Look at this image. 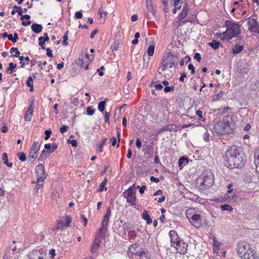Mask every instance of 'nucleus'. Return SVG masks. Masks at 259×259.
Listing matches in <instances>:
<instances>
[{
  "label": "nucleus",
  "instance_id": "obj_36",
  "mask_svg": "<svg viewBox=\"0 0 259 259\" xmlns=\"http://www.w3.org/2000/svg\"><path fill=\"white\" fill-rule=\"evenodd\" d=\"M221 208L223 210H228L231 211L233 210V207L229 204H225L221 205Z\"/></svg>",
  "mask_w": 259,
  "mask_h": 259
},
{
  "label": "nucleus",
  "instance_id": "obj_37",
  "mask_svg": "<svg viewBox=\"0 0 259 259\" xmlns=\"http://www.w3.org/2000/svg\"><path fill=\"white\" fill-rule=\"evenodd\" d=\"M64 226H65V225L64 224L63 221L60 220V221H58L57 224L56 229H63Z\"/></svg>",
  "mask_w": 259,
  "mask_h": 259
},
{
  "label": "nucleus",
  "instance_id": "obj_13",
  "mask_svg": "<svg viewBox=\"0 0 259 259\" xmlns=\"http://www.w3.org/2000/svg\"><path fill=\"white\" fill-rule=\"evenodd\" d=\"M169 235L170 237L171 245V246L175 247L179 242L182 240L179 237L177 233L175 230H171L169 232Z\"/></svg>",
  "mask_w": 259,
  "mask_h": 259
},
{
  "label": "nucleus",
  "instance_id": "obj_4",
  "mask_svg": "<svg viewBox=\"0 0 259 259\" xmlns=\"http://www.w3.org/2000/svg\"><path fill=\"white\" fill-rule=\"evenodd\" d=\"M178 60L177 56L172 55L169 53L167 55L163 57L161 66L158 69V74H161V72L165 71L168 68L176 67L178 64Z\"/></svg>",
  "mask_w": 259,
  "mask_h": 259
},
{
  "label": "nucleus",
  "instance_id": "obj_35",
  "mask_svg": "<svg viewBox=\"0 0 259 259\" xmlns=\"http://www.w3.org/2000/svg\"><path fill=\"white\" fill-rule=\"evenodd\" d=\"M107 140V138H105V137H104L102 139V141L99 146L98 151L100 152H102L103 151V147L105 143H106Z\"/></svg>",
  "mask_w": 259,
  "mask_h": 259
},
{
  "label": "nucleus",
  "instance_id": "obj_39",
  "mask_svg": "<svg viewBox=\"0 0 259 259\" xmlns=\"http://www.w3.org/2000/svg\"><path fill=\"white\" fill-rule=\"evenodd\" d=\"M95 111V109H94L92 106L88 107L87 109V114L89 116L93 115Z\"/></svg>",
  "mask_w": 259,
  "mask_h": 259
},
{
  "label": "nucleus",
  "instance_id": "obj_34",
  "mask_svg": "<svg viewBox=\"0 0 259 259\" xmlns=\"http://www.w3.org/2000/svg\"><path fill=\"white\" fill-rule=\"evenodd\" d=\"M35 78V76L33 75V76H29L26 81V84L28 87H30L33 85V79Z\"/></svg>",
  "mask_w": 259,
  "mask_h": 259
},
{
  "label": "nucleus",
  "instance_id": "obj_19",
  "mask_svg": "<svg viewBox=\"0 0 259 259\" xmlns=\"http://www.w3.org/2000/svg\"><path fill=\"white\" fill-rule=\"evenodd\" d=\"M107 230V226H103L102 225L100 229H99L98 232L96 233V235L98 236L104 238Z\"/></svg>",
  "mask_w": 259,
  "mask_h": 259
},
{
  "label": "nucleus",
  "instance_id": "obj_44",
  "mask_svg": "<svg viewBox=\"0 0 259 259\" xmlns=\"http://www.w3.org/2000/svg\"><path fill=\"white\" fill-rule=\"evenodd\" d=\"M119 47V44L118 42L115 41L114 43L111 45V49L112 50V51H116Z\"/></svg>",
  "mask_w": 259,
  "mask_h": 259
},
{
  "label": "nucleus",
  "instance_id": "obj_47",
  "mask_svg": "<svg viewBox=\"0 0 259 259\" xmlns=\"http://www.w3.org/2000/svg\"><path fill=\"white\" fill-rule=\"evenodd\" d=\"M142 217L144 220H146L148 218L149 219V218H150V217L149 214H148V211L147 210H145L143 211V213L142 215Z\"/></svg>",
  "mask_w": 259,
  "mask_h": 259
},
{
  "label": "nucleus",
  "instance_id": "obj_1",
  "mask_svg": "<svg viewBox=\"0 0 259 259\" xmlns=\"http://www.w3.org/2000/svg\"><path fill=\"white\" fill-rule=\"evenodd\" d=\"M222 157L224 165L230 168L242 167L246 162L241 153V148L235 145L229 147Z\"/></svg>",
  "mask_w": 259,
  "mask_h": 259
},
{
  "label": "nucleus",
  "instance_id": "obj_7",
  "mask_svg": "<svg viewBox=\"0 0 259 259\" xmlns=\"http://www.w3.org/2000/svg\"><path fill=\"white\" fill-rule=\"evenodd\" d=\"M135 184L133 186L130 187L128 189L125 190L123 192V195L126 198V201L130 203L132 205L136 204V191L135 190Z\"/></svg>",
  "mask_w": 259,
  "mask_h": 259
},
{
  "label": "nucleus",
  "instance_id": "obj_43",
  "mask_svg": "<svg viewBox=\"0 0 259 259\" xmlns=\"http://www.w3.org/2000/svg\"><path fill=\"white\" fill-rule=\"evenodd\" d=\"M18 158L21 161H25L26 159V157L24 153H18Z\"/></svg>",
  "mask_w": 259,
  "mask_h": 259
},
{
  "label": "nucleus",
  "instance_id": "obj_30",
  "mask_svg": "<svg viewBox=\"0 0 259 259\" xmlns=\"http://www.w3.org/2000/svg\"><path fill=\"white\" fill-rule=\"evenodd\" d=\"M107 183V180L105 179L100 185L98 192H102L104 190L105 191L107 190V188L105 187V185Z\"/></svg>",
  "mask_w": 259,
  "mask_h": 259
},
{
  "label": "nucleus",
  "instance_id": "obj_58",
  "mask_svg": "<svg viewBox=\"0 0 259 259\" xmlns=\"http://www.w3.org/2000/svg\"><path fill=\"white\" fill-rule=\"evenodd\" d=\"M47 50V55L49 57H51V58H53V55L52 54V50L50 49V48H47L46 49Z\"/></svg>",
  "mask_w": 259,
  "mask_h": 259
},
{
  "label": "nucleus",
  "instance_id": "obj_48",
  "mask_svg": "<svg viewBox=\"0 0 259 259\" xmlns=\"http://www.w3.org/2000/svg\"><path fill=\"white\" fill-rule=\"evenodd\" d=\"M174 90V85H171V86H167V87H165L164 89V91L165 93H168V92H169L171 91H173Z\"/></svg>",
  "mask_w": 259,
  "mask_h": 259
},
{
  "label": "nucleus",
  "instance_id": "obj_21",
  "mask_svg": "<svg viewBox=\"0 0 259 259\" xmlns=\"http://www.w3.org/2000/svg\"><path fill=\"white\" fill-rule=\"evenodd\" d=\"M188 10L189 9L187 7V5L186 4L183 8L182 12L179 15V18L180 20H183L186 17L188 14Z\"/></svg>",
  "mask_w": 259,
  "mask_h": 259
},
{
  "label": "nucleus",
  "instance_id": "obj_42",
  "mask_svg": "<svg viewBox=\"0 0 259 259\" xmlns=\"http://www.w3.org/2000/svg\"><path fill=\"white\" fill-rule=\"evenodd\" d=\"M44 182V180H37V184L35 187L37 190H38L43 186Z\"/></svg>",
  "mask_w": 259,
  "mask_h": 259
},
{
  "label": "nucleus",
  "instance_id": "obj_8",
  "mask_svg": "<svg viewBox=\"0 0 259 259\" xmlns=\"http://www.w3.org/2000/svg\"><path fill=\"white\" fill-rule=\"evenodd\" d=\"M46 254L38 250H33L28 254L24 256L23 259H45Z\"/></svg>",
  "mask_w": 259,
  "mask_h": 259
},
{
  "label": "nucleus",
  "instance_id": "obj_61",
  "mask_svg": "<svg viewBox=\"0 0 259 259\" xmlns=\"http://www.w3.org/2000/svg\"><path fill=\"white\" fill-rule=\"evenodd\" d=\"M209 134L207 132L204 133L203 139L205 141H208L209 139Z\"/></svg>",
  "mask_w": 259,
  "mask_h": 259
},
{
  "label": "nucleus",
  "instance_id": "obj_10",
  "mask_svg": "<svg viewBox=\"0 0 259 259\" xmlns=\"http://www.w3.org/2000/svg\"><path fill=\"white\" fill-rule=\"evenodd\" d=\"M247 23L249 31L259 34V24L255 19H249Z\"/></svg>",
  "mask_w": 259,
  "mask_h": 259
},
{
  "label": "nucleus",
  "instance_id": "obj_45",
  "mask_svg": "<svg viewBox=\"0 0 259 259\" xmlns=\"http://www.w3.org/2000/svg\"><path fill=\"white\" fill-rule=\"evenodd\" d=\"M19 60H20V64H21V67H23L24 65V63L22 62V61L25 60L28 62L29 60V58L28 57H24L23 56L19 57Z\"/></svg>",
  "mask_w": 259,
  "mask_h": 259
},
{
  "label": "nucleus",
  "instance_id": "obj_64",
  "mask_svg": "<svg viewBox=\"0 0 259 259\" xmlns=\"http://www.w3.org/2000/svg\"><path fill=\"white\" fill-rule=\"evenodd\" d=\"M98 30L97 29H95V30H94L91 33V34H90V37L91 38H93L95 35V34H96L98 32Z\"/></svg>",
  "mask_w": 259,
  "mask_h": 259
},
{
  "label": "nucleus",
  "instance_id": "obj_52",
  "mask_svg": "<svg viewBox=\"0 0 259 259\" xmlns=\"http://www.w3.org/2000/svg\"><path fill=\"white\" fill-rule=\"evenodd\" d=\"M36 154H34L33 152L29 151V155L28 156V160L29 161H31L32 159H34L36 158V156H35Z\"/></svg>",
  "mask_w": 259,
  "mask_h": 259
},
{
  "label": "nucleus",
  "instance_id": "obj_17",
  "mask_svg": "<svg viewBox=\"0 0 259 259\" xmlns=\"http://www.w3.org/2000/svg\"><path fill=\"white\" fill-rule=\"evenodd\" d=\"M134 254L136 259H149L146 252L143 250L136 251Z\"/></svg>",
  "mask_w": 259,
  "mask_h": 259
},
{
  "label": "nucleus",
  "instance_id": "obj_63",
  "mask_svg": "<svg viewBox=\"0 0 259 259\" xmlns=\"http://www.w3.org/2000/svg\"><path fill=\"white\" fill-rule=\"evenodd\" d=\"M98 248H97V246L95 245V244H93V246H92L91 247V252L92 253H94V252H95L98 249Z\"/></svg>",
  "mask_w": 259,
  "mask_h": 259
},
{
  "label": "nucleus",
  "instance_id": "obj_54",
  "mask_svg": "<svg viewBox=\"0 0 259 259\" xmlns=\"http://www.w3.org/2000/svg\"><path fill=\"white\" fill-rule=\"evenodd\" d=\"M189 70H191V73L192 74H194L195 73V68L193 64H189L188 65Z\"/></svg>",
  "mask_w": 259,
  "mask_h": 259
},
{
  "label": "nucleus",
  "instance_id": "obj_46",
  "mask_svg": "<svg viewBox=\"0 0 259 259\" xmlns=\"http://www.w3.org/2000/svg\"><path fill=\"white\" fill-rule=\"evenodd\" d=\"M196 115L199 117V120L200 121H204V118L202 117V111L199 110H198L196 111Z\"/></svg>",
  "mask_w": 259,
  "mask_h": 259
},
{
  "label": "nucleus",
  "instance_id": "obj_32",
  "mask_svg": "<svg viewBox=\"0 0 259 259\" xmlns=\"http://www.w3.org/2000/svg\"><path fill=\"white\" fill-rule=\"evenodd\" d=\"M103 238V237L96 235L94 244H95V245L97 246V248L99 247L101 242V239Z\"/></svg>",
  "mask_w": 259,
  "mask_h": 259
},
{
  "label": "nucleus",
  "instance_id": "obj_41",
  "mask_svg": "<svg viewBox=\"0 0 259 259\" xmlns=\"http://www.w3.org/2000/svg\"><path fill=\"white\" fill-rule=\"evenodd\" d=\"M43 39H44V37H39L38 38V41H39L38 44L39 46H41V48L42 49L45 50V49H46V47L44 46V45H45V42L46 41H44V40H43Z\"/></svg>",
  "mask_w": 259,
  "mask_h": 259
},
{
  "label": "nucleus",
  "instance_id": "obj_29",
  "mask_svg": "<svg viewBox=\"0 0 259 259\" xmlns=\"http://www.w3.org/2000/svg\"><path fill=\"white\" fill-rule=\"evenodd\" d=\"M155 46L153 45H150L147 50V54L149 56H152L154 54Z\"/></svg>",
  "mask_w": 259,
  "mask_h": 259
},
{
  "label": "nucleus",
  "instance_id": "obj_38",
  "mask_svg": "<svg viewBox=\"0 0 259 259\" xmlns=\"http://www.w3.org/2000/svg\"><path fill=\"white\" fill-rule=\"evenodd\" d=\"M68 31H67L65 33V34H64V36L63 37V40L62 41V43H63V45H65V46L68 45V42L67 41V40H68Z\"/></svg>",
  "mask_w": 259,
  "mask_h": 259
},
{
  "label": "nucleus",
  "instance_id": "obj_28",
  "mask_svg": "<svg viewBox=\"0 0 259 259\" xmlns=\"http://www.w3.org/2000/svg\"><path fill=\"white\" fill-rule=\"evenodd\" d=\"M9 66L8 68L7 71L10 73L12 74L14 71V69L16 68L17 64L13 63H10L9 64Z\"/></svg>",
  "mask_w": 259,
  "mask_h": 259
},
{
  "label": "nucleus",
  "instance_id": "obj_27",
  "mask_svg": "<svg viewBox=\"0 0 259 259\" xmlns=\"http://www.w3.org/2000/svg\"><path fill=\"white\" fill-rule=\"evenodd\" d=\"M208 45L214 50H217L220 46V43L215 40H213L211 42H209Z\"/></svg>",
  "mask_w": 259,
  "mask_h": 259
},
{
  "label": "nucleus",
  "instance_id": "obj_9",
  "mask_svg": "<svg viewBox=\"0 0 259 259\" xmlns=\"http://www.w3.org/2000/svg\"><path fill=\"white\" fill-rule=\"evenodd\" d=\"M94 57L92 55H90L86 54L84 58H79L77 64H78L82 68H85V70L88 69L89 65L90 62L93 60Z\"/></svg>",
  "mask_w": 259,
  "mask_h": 259
},
{
  "label": "nucleus",
  "instance_id": "obj_55",
  "mask_svg": "<svg viewBox=\"0 0 259 259\" xmlns=\"http://www.w3.org/2000/svg\"><path fill=\"white\" fill-rule=\"evenodd\" d=\"M68 143L71 144V145L74 147H75L77 146V142L75 140H68Z\"/></svg>",
  "mask_w": 259,
  "mask_h": 259
},
{
  "label": "nucleus",
  "instance_id": "obj_6",
  "mask_svg": "<svg viewBox=\"0 0 259 259\" xmlns=\"http://www.w3.org/2000/svg\"><path fill=\"white\" fill-rule=\"evenodd\" d=\"M230 125L229 121H219L213 126L214 132L219 135H224L230 131Z\"/></svg>",
  "mask_w": 259,
  "mask_h": 259
},
{
  "label": "nucleus",
  "instance_id": "obj_3",
  "mask_svg": "<svg viewBox=\"0 0 259 259\" xmlns=\"http://www.w3.org/2000/svg\"><path fill=\"white\" fill-rule=\"evenodd\" d=\"M225 24L227 29L222 33V39L229 40L240 34V25L238 23L232 20H226Z\"/></svg>",
  "mask_w": 259,
  "mask_h": 259
},
{
  "label": "nucleus",
  "instance_id": "obj_11",
  "mask_svg": "<svg viewBox=\"0 0 259 259\" xmlns=\"http://www.w3.org/2000/svg\"><path fill=\"white\" fill-rule=\"evenodd\" d=\"M35 170L37 174V180L45 181L48 175L45 171L44 165L41 163L38 164L36 166Z\"/></svg>",
  "mask_w": 259,
  "mask_h": 259
},
{
  "label": "nucleus",
  "instance_id": "obj_18",
  "mask_svg": "<svg viewBox=\"0 0 259 259\" xmlns=\"http://www.w3.org/2000/svg\"><path fill=\"white\" fill-rule=\"evenodd\" d=\"M51 153H52L51 151L43 150L40 156L38 157V161H42L46 159V158L50 156Z\"/></svg>",
  "mask_w": 259,
  "mask_h": 259
},
{
  "label": "nucleus",
  "instance_id": "obj_59",
  "mask_svg": "<svg viewBox=\"0 0 259 259\" xmlns=\"http://www.w3.org/2000/svg\"><path fill=\"white\" fill-rule=\"evenodd\" d=\"M136 145L138 149L141 148L142 147V143L138 138L136 140Z\"/></svg>",
  "mask_w": 259,
  "mask_h": 259
},
{
  "label": "nucleus",
  "instance_id": "obj_31",
  "mask_svg": "<svg viewBox=\"0 0 259 259\" xmlns=\"http://www.w3.org/2000/svg\"><path fill=\"white\" fill-rule=\"evenodd\" d=\"M185 162H186V163L187 164L188 163V159L187 157H185L184 156L181 157L179 159V162H178V165L179 167H180L181 168H182V164L184 163Z\"/></svg>",
  "mask_w": 259,
  "mask_h": 259
},
{
  "label": "nucleus",
  "instance_id": "obj_14",
  "mask_svg": "<svg viewBox=\"0 0 259 259\" xmlns=\"http://www.w3.org/2000/svg\"><path fill=\"white\" fill-rule=\"evenodd\" d=\"M190 223L196 228L200 227L201 223L200 215L198 214H193L191 218L189 219Z\"/></svg>",
  "mask_w": 259,
  "mask_h": 259
},
{
  "label": "nucleus",
  "instance_id": "obj_40",
  "mask_svg": "<svg viewBox=\"0 0 259 259\" xmlns=\"http://www.w3.org/2000/svg\"><path fill=\"white\" fill-rule=\"evenodd\" d=\"M109 218H110L109 216L105 215L104 217L103 220L102 222V225L103 226H107L109 221Z\"/></svg>",
  "mask_w": 259,
  "mask_h": 259
},
{
  "label": "nucleus",
  "instance_id": "obj_49",
  "mask_svg": "<svg viewBox=\"0 0 259 259\" xmlns=\"http://www.w3.org/2000/svg\"><path fill=\"white\" fill-rule=\"evenodd\" d=\"M71 218L70 217V216H66V220H65V226H69V224L71 223Z\"/></svg>",
  "mask_w": 259,
  "mask_h": 259
},
{
  "label": "nucleus",
  "instance_id": "obj_22",
  "mask_svg": "<svg viewBox=\"0 0 259 259\" xmlns=\"http://www.w3.org/2000/svg\"><path fill=\"white\" fill-rule=\"evenodd\" d=\"M31 27L33 32L35 33H38L40 32L42 29V27L40 24L36 23L33 24Z\"/></svg>",
  "mask_w": 259,
  "mask_h": 259
},
{
  "label": "nucleus",
  "instance_id": "obj_5",
  "mask_svg": "<svg viewBox=\"0 0 259 259\" xmlns=\"http://www.w3.org/2000/svg\"><path fill=\"white\" fill-rule=\"evenodd\" d=\"M199 181H200V188L205 190L211 187L214 183V175L210 170H206L204 171Z\"/></svg>",
  "mask_w": 259,
  "mask_h": 259
},
{
  "label": "nucleus",
  "instance_id": "obj_33",
  "mask_svg": "<svg viewBox=\"0 0 259 259\" xmlns=\"http://www.w3.org/2000/svg\"><path fill=\"white\" fill-rule=\"evenodd\" d=\"M105 103H106L105 101H101L98 104V108L100 111H101L102 112H103V111L105 109Z\"/></svg>",
  "mask_w": 259,
  "mask_h": 259
},
{
  "label": "nucleus",
  "instance_id": "obj_50",
  "mask_svg": "<svg viewBox=\"0 0 259 259\" xmlns=\"http://www.w3.org/2000/svg\"><path fill=\"white\" fill-rule=\"evenodd\" d=\"M137 188L139 189V193L142 194L144 193V191L146 188V186L145 185H143L142 186H138Z\"/></svg>",
  "mask_w": 259,
  "mask_h": 259
},
{
  "label": "nucleus",
  "instance_id": "obj_2",
  "mask_svg": "<svg viewBox=\"0 0 259 259\" xmlns=\"http://www.w3.org/2000/svg\"><path fill=\"white\" fill-rule=\"evenodd\" d=\"M247 241H240L237 245V252L241 259H258L256 252Z\"/></svg>",
  "mask_w": 259,
  "mask_h": 259
},
{
  "label": "nucleus",
  "instance_id": "obj_12",
  "mask_svg": "<svg viewBox=\"0 0 259 259\" xmlns=\"http://www.w3.org/2000/svg\"><path fill=\"white\" fill-rule=\"evenodd\" d=\"M187 247L188 244L182 240L174 247L176 248L178 252L181 254H185L187 252Z\"/></svg>",
  "mask_w": 259,
  "mask_h": 259
},
{
  "label": "nucleus",
  "instance_id": "obj_62",
  "mask_svg": "<svg viewBox=\"0 0 259 259\" xmlns=\"http://www.w3.org/2000/svg\"><path fill=\"white\" fill-rule=\"evenodd\" d=\"M75 16L77 19H80L82 17V14L81 12L78 11L75 13Z\"/></svg>",
  "mask_w": 259,
  "mask_h": 259
},
{
  "label": "nucleus",
  "instance_id": "obj_25",
  "mask_svg": "<svg viewBox=\"0 0 259 259\" xmlns=\"http://www.w3.org/2000/svg\"><path fill=\"white\" fill-rule=\"evenodd\" d=\"M254 164L256 172L259 174V152L254 154Z\"/></svg>",
  "mask_w": 259,
  "mask_h": 259
},
{
  "label": "nucleus",
  "instance_id": "obj_16",
  "mask_svg": "<svg viewBox=\"0 0 259 259\" xmlns=\"http://www.w3.org/2000/svg\"><path fill=\"white\" fill-rule=\"evenodd\" d=\"M33 108L34 107L33 106V104H32L29 108L27 110L24 116V119L26 121H29L31 120L33 114Z\"/></svg>",
  "mask_w": 259,
  "mask_h": 259
},
{
  "label": "nucleus",
  "instance_id": "obj_15",
  "mask_svg": "<svg viewBox=\"0 0 259 259\" xmlns=\"http://www.w3.org/2000/svg\"><path fill=\"white\" fill-rule=\"evenodd\" d=\"M146 8L147 9V15L151 19L155 16V8L153 4H149V5L147 4L146 5Z\"/></svg>",
  "mask_w": 259,
  "mask_h": 259
},
{
  "label": "nucleus",
  "instance_id": "obj_26",
  "mask_svg": "<svg viewBox=\"0 0 259 259\" xmlns=\"http://www.w3.org/2000/svg\"><path fill=\"white\" fill-rule=\"evenodd\" d=\"M243 49V47L242 46H240L239 45H236L232 49V52L234 54H237L239 53Z\"/></svg>",
  "mask_w": 259,
  "mask_h": 259
},
{
  "label": "nucleus",
  "instance_id": "obj_53",
  "mask_svg": "<svg viewBox=\"0 0 259 259\" xmlns=\"http://www.w3.org/2000/svg\"><path fill=\"white\" fill-rule=\"evenodd\" d=\"M2 159L4 162V163H7L8 161V155L7 153H4L2 155Z\"/></svg>",
  "mask_w": 259,
  "mask_h": 259
},
{
  "label": "nucleus",
  "instance_id": "obj_60",
  "mask_svg": "<svg viewBox=\"0 0 259 259\" xmlns=\"http://www.w3.org/2000/svg\"><path fill=\"white\" fill-rule=\"evenodd\" d=\"M186 74L185 72L181 73L179 80L182 82L184 81V78H186Z\"/></svg>",
  "mask_w": 259,
  "mask_h": 259
},
{
  "label": "nucleus",
  "instance_id": "obj_51",
  "mask_svg": "<svg viewBox=\"0 0 259 259\" xmlns=\"http://www.w3.org/2000/svg\"><path fill=\"white\" fill-rule=\"evenodd\" d=\"M52 133V132L51 130H46L45 132V134L46 135V137L45 138V139L46 140H47L49 139V138L50 137V135Z\"/></svg>",
  "mask_w": 259,
  "mask_h": 259
},
{
  "label": "nucleus",
  "instance_id": "obj_56",
  "mask_svg": "<svg viewBox=\"0 0 259 259\" xmlns=\"http://www.w3.org/2000/svg\"><path fill=\"white\" fill-rule=\"evenodd\" d=\"M68 129V126L67 125H63L61 126L60 128V131L61 133H64L67 131Z\"/></svg>",
  "mask_w": 259,
  "mask_h": 259
},
{
  "label": "nucleus",
  "instance_id": "obj_20",
  "mask_svg": "<svg viewBox=\"0 0 259 259\" xmlns=\"http://www.w3.org/2000/svg\"><path fill=\"white\" fill-rule=\"evenodd\" d=\"M176 126L174 124H168L164 127L161 128L159 131V133L165 131L171 132L175 130Z\"/></svg>",
  "mask_w": 259,
  "mask_h": 259
},
{
  "label": "nucleus",
  "instance_id": "obj_23",
  "mask_svg": "<svg viewBox=\"0 0 259 259\" xmlns=\"http://www.w3.org/2000/svg\"><path fill=\"white\" fill-rule=\"evenodd\" d=\"M40 144L38 142H35L31 147L30 152H33L34 154H37L39 150Z\"/></svg>",
  "mask_w": 259,
  "mask_h": 259
},
{
  "label": "nucleus",
  "instance_id": "obj_57",
  "mask_svg": "<svg viewBox=\"0 0 259 259\" xmlns=\"http://www.w3.org/2000/svg\"><path fill=\"white\" fill-rule=\"evenodd\" d=\"M194 58L196 59L198 62H200L201 58L199 53H196L194 54Z\"/></svg>",
  "mask_w": 259,
  "mask_h": 259
},
{
  "label": "nucleus",
  "instance_id": "obj_24",
  "mask_svg": "<svg viewBox=\"0 0 259 259\" xmlns=\"http://www.w3.org/2000/svg\"><path fill=\"white\" fill-rule=\"evenodd\" d=\"M221 245V243L218 241L215 238H213V250L214 252L218 253L219 252V247Z\"/></svg>",
  "mask_w": 259,
  "mask_h": 259
}]
</instances>
